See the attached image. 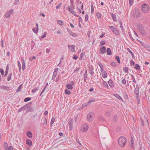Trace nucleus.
Here are the masks:
<instances>
[{"mask_svg": "<svg viewBox=\"0 0 150 150\" xmlns=\"http://www.w3.org/2000/svg\"><path fill=\"white\" fill-rule=\"evenodd\" d=\"M118 142L119 145L121 147H123L126 144L127 142L126 139L124 137H121L118 139Z\"/></svg>", "mask_w": 150, "mask_h": 150, "instance_id": "nucleus-1", "label": "nucleus"}, {"mask_svg": "<svg viewBox=\"0 0 150 150\" xmlns=\"http://www.w3.org/2000/svg\"><path fill=\"white\" fill-rule=\"evenodd\" d=\"M149 5L146 4H144L142 5V10L144 12H148L149 11Z\"/></svg>", "mask_w": 150, "mask_h": 150, "instance_id": "nucleus-2", "label": "nucleus"}, {"mask_svg": "<svg viewBox=\"0 0 150 150\" xmlns=\"http://www.w3.org/2000/svg\"><path fill=\"white\" fill-rule=\"evenodd\" d=\"M31 103H29L26 104L24 106L22 107L18 110V112H20L23 110H26L27 108L30 107Z\"/></svg>", "mask_w": 150, "mask_h": 150, "instance_id": "nucleus-3", "label": "nucleus"}, {"mask_svg": "<svg viewBox=\"0 0 150 150\" xmlns=\"http://www.w3.org/2000/svg\"><path fill=\"white\" fill-rule=\"evenodd\" d=\"M140 14V11L138 9H135L134 10L133 13V15L135 18H136L139 16Z\"/></svg>", "mask_w": 150, "mask_h": 150, "instance_id": "nucleus-4", "label": "nucleus"}, {"mask_svg": "<svg viewBox=\"0 0 150 150\" xmlns=\"http://www.w3.org/2000/svg\"><path fill=\"white\" fill-rule=\"evenodd\" d=\"M88 125L86 124H84L81 126V130L82 132H85L88 129Z\"/></svg>", "mask_w": 150, "mask_h": 150, "instance_id": "nucleus-5", "label": "nucleus"}, {"mask_svg": "<svg viewBox=\"0 0 150 150\" xmlns=\"http://www.w3.org/2000/svg\"><path fill=\"white\" fill-rule=\"evenodd\" d=\"M87 120L88 122H91L93 119V113L90 112L87 116Z\"/></svg>", "mask_w": 150, "mask_h": 150, "instance_id": "nucleus-6", "label": "nucleus"}, {"mask_svg": "<svg viewBox=\"0 0 150 150\" xmlns=\"http://www.w3.org/2000/svg\"><path fill=\"white\" fill-rule=\"evenodd\" d=\"M13 11L14 10L13 9H12L9 11L7 12L5 14V17L6 18H9Z\"/></svg>", "mask_w": 150, "mask_h": 150, "instance_id": "nucleus-7", "label": "nucleus"}, {"mask_svg": "<svg viewBox=\"0 0 150 150\" xmlns=\"http://www.w3.org/2000/svg\"><path fill=\"white\" fill-rule=\"evenodd\" d=\"M106 48L105 46L101 47L100 49V52L101 54H103L106 52Z\"/></svg>", "mask_w": 150, "mask_h": 150, "instance_id": "nucleus-8", "label": "nucleus"}, {"mask_svg": "<svg viewBox=\"0 0 150 150\" xmlns=\"http://www.w3.org/2000/svg\"><path fill=\"white\" fill-rule=\"evenodd\" d=\"M41 124L43 126H45L47 124V121L46 118H42L41 120Z\"/></svg>", "mask_w": 150, "mask_h": 150, "instance_id": "nucleus-9", "label": "nucleus"}, {"mask_svg": "<svg viewBox=\"0 0 150 150\" xmlns=\"http://www.w3.org/2000/svg\"><path fill=\"white\" fill-rule=\"evenodd\" d=\"M134 92L136 94V96H139V87L138 85H136Z\"/></svg>", "mask_w": 150, "mask_h": 150, "instance_id": "nucleus-10", "label": "nucleus"}, {"mask_svg": "<svg viewBox=\"0 0 150 150\" xmlns=\"http://www.w3.org/2000/svg\"><path fill=\"white\" fill-rule=\"evenodd\" d=\"M71 6H68L67 7V9L69 11L70 13H71V11L72 10V9H74V6L73 5V3H71Z\"/></svg>", "mask_w": 150, "mask_h": 150, "instance_id": "nucleus-11", "label": "nucleus"}, {"mask_svg": "<svg viewBox=\"0 0 150 150\" xmlns=\"http://www.w3.org/2000/svg\"><path fill=\"white\" fill-rule=\"evenodd\" d=\"M73 121L72 119H71L69 121V125L70 129L71 130H72L73 128Z\"/></svg>", "mask_w": 150, "mask_h": 150, "instance_id": "nucleus-12", "label": "nucleus"}, {"mask_svg": "<svg viewBox=\"0 0 150 150\" xmlns=\"http://www.w3.org/2000/svg\"><path fill=\"white\" fill-rule=\"evenodd\" d=\"M89 70L91 75L95 77V74L93 71V69L92 66L89 67Z\"/></svg>", "mask_w": 150, "mask_h": 150, "instance_id": "nucleus-13", "label": "nucleus"}, {"mask_svg": "<svg viewBox=\"0 0 150 150\" xmlns=\"http://www.w3.org/2000/svg\"><path fill=\"white\" fill-rule=\"evenodd\" d=\"M137 28L140 30V31H142L144 29V26L141 24L139 23L137 24Z\"/></svg>", "mask_w": 150, "mask_h": 150, "instance_id": "nucleus-14", "label": "nucleus"}, {"mask_svg": "<svg viewBox=\"0 0 150 150\" xmlns=\"http://www.w3.org/2000/svg\"><path fill=\"white\" fill-rule=\"evenodd\" d=\"M68 31L69 32V34L73 37H76L77 36V35L76 33L73 32L69 30H68Z\"/></svg>", "mask_w": 150, "mask_h": 150, "instance_id": "nucleus-15", "label": "nucleus"}, {"mask_svg": "<svg viewBox=\"0 0 150 150\" xmlns=\"http://www.w3.org/2000/svg\"><path fill=\"white\" fill-rule=\"evenodd\" d=\"M68 47L70 51L71 52H74L75 50V47L74 45H69Z\"/></svg>", "mask_w": 150, "mask_h": 150, "instance_id": "nucleus-16", "label": "nucleus"}, {"mask_svg": "<svg viewBox=\"0 0 150 150\" xmlns=\"http://www.w3.org/2000/svg\"><path fill=\"white\" fill-rule=\"evenodd\" d=\"M108 83L110 86L111 88H112L114 87V83L111 79H110L108 81Z\"/></svg>", "mask_w": 150, "mask_h": 150, "instance_id": "nucleus-17", "label": "nucleus"}, {"mask_svg": "<svg viewBox=\"0 0 150 150\" xmlns=\"http://www.w3.org/2000/svg\"><path fill=\"white\" fill-rule=\"evenodd\" d=\"M26 144L29 146H30L32 144V141L29 139H27L26 141Z\"/></svg>", "mask_w": 150, "mask_h": 150, "instance_id": "nucleus-18", "label": "nucleus"}, {"mask_svg": "<svg viewBox=\"0 0 150 150\" xmlns=\"http://www.w3.org/2000/svg\"><path fill=\"white\" fill-rule=\"evenodd\" d=\"M22 60V69L23 70H24L25 69V64L24 60L22 58H21Z\"/></svg>", "mask_w": 150, "mask_h": 150, "instance_id": "nucleus-19", "label": "nucleus"}, {"mask_svg": "<svg viewBox=\"0 0 150 150\" xmlns=\"http://www.w3.org/2000/svg\"><path fill=\"white\" fill-rule=\"evenodd\" d=\"M102 77L103 78H105L107 77V74L106 71L102 73Z\"/></svg>", "mask_w": 150, "mask_h": 150, "instance_id": "nucleus-20", "label": "nucleus"}, {"mask_svg": "<svg viewBox=\"0 0 150 150\" xmlns=\"http://www.w3.org/2000/svg\"><path fill=\"white\" fill-rule=\"evenodd\" d=\"M107 53L108 55H111L112 54L111 50L110 48H108L107 49Z\"/></svg>", "mask_w": 150, "mask_h": 150, "instance_id": "nucleus-21", "label": "nucleus"}, {"mask_svg": "<svg viewBox=\"0 0 150 150\" xmlns=\"http://www.w3.org/2000/svg\"><path fill=\"white\" fill-rule=\"evenodd\" d=\"M103 86L106 88H109L108 85L106 82L103 81Z\"/></svg>", "mask_w": 150, "mask_h": 150, "instance_id": "nucleus-22", "label": "nucleus"}, {"mask_svg": "<svg viewBox=\"0 0 150 150\" xmlns=\"http://www.w3.org/2000/svg\"><path fill=\"white\" fill-rule=\"evenodd\" d=\"M131 147H132V148H133L134 147V141L132 137H131Z\"/></svg>", "mask_w": 150, "mask_h": 150, "instance_id": "nucleus-23", "label": "nucleus"}, {"mask_svg": "<svg viewBox=\"0 0 150 150\" xmlns=\"http://www.w3.org/2000/svg\"><path fill=\"white\" fill-rule=\"evenodd\" d=\"M27 135L29 138H31L32 137V133L30 132L29 131L27 132Z\"/></svg>", "mask_w": 150, "mask_h": 150, "instance_id": "nucleus-24", "label": "nucleus"}, {"mask_svg": "<svg viewBox=\"0 0 150 150\" xmlns=\"http://www.w3.org/2000/svg\"><path fill=\"white\" fill-rule=\"evenodd\" d=\"M114 96L118 99L121 100H122V98L121 96H120L119 95L116 94H114Z\"/></svg>", "mask_w": 150, "mask_h": 150, "instance_id": "nucleus-25", "label": "nucleus"}, {"mask_svg": "<svg viewBox=\"0 0 150 150\" xmlns=\"http://www.w3.org/2000/svg\"><path fill=\"white\" fill-rule=\"evenodd\" d=\"M113 32L116 35H119L120 34V33L119 31L117 28H115V30L113 31Z\"/></svg>", "mask_w": 150, "mask_h": 150, "instance_id": "nucleus-26", "label": "nucleus"}, {"mask_svg": "<svg viewBox=\"0 0 150 150\" xmlns=\"http://www.w3.org/2000/svg\"><path fill=\"white\" fill-rule=\"evenodd\" d=\"M111 15L113 20L114 21H115L116 19V18L115 15V14H113V13H111Z\"/></svg>", "mask_w": 150, "mask_h": 150, "instance_id": "nucleus-27", "label": "nucleus"}, {"mask_svg": "<svg viewBox=\"0 0 150 150\" xmlns=\"http://www.w3.org/2000/svg\"><path fill=\"white\" fill-rule=\"evenodd\" d=\"M8 70H9L8 67V65L6 67V70L5 72V74L4 75V76L5 77H6L7 75L8 71Z\"/></svg>", "mask_w": 150, "mask_h": 150, "instance_id": "nucleus-28", "label": "nucleus"}, {"mask_svg": "<svg viewBox=\"0 0 150 150\" xmlns=\"http://www.w3.org/2000/svg\"><path fill=\"white\" fill-rule=\"evenodd\" d=\"M67 87L69 89H72L73 87L72 85L71 84H68L66 85Z\"/></svg>", "mask_w": 150, "mask_h": 150, "instance_id": "nucleus-29", "label": "nucleus"}, {"mask_svg": "<svg viewBox=\"0 0 150 150\" xmlns=\"http://www.w3.org/2000/svg\"><path fill=\"white\" fill-rule=\"evenodd\" d=\"M1 88L4 89L6 90H8L9 89V88L8 86H1Z\"/></svg>", "mask_w": 150, "mask_h": 150, "instance_id": "nucleus-30", "label": "nucleus"}, {"mask_svg": "<svg viewBox=\"0 0 150 150\" xmlns=\"http://www.w3.org/2000/svg\"><path fill=\"white\" fill-rule=\"evenodd\" d=\"M32 30L35 33H38V28H34L32 29Z\"/></svg>", "mask_w": 150, "mask_h": 150, "instance_id": "nucleus-31", "label": "nucleus"}, {"mask_svg": "<svg viewBox=\"0 0 150 150\" xmlns=\"http://www.w3.org/2000/svg\"><path fill=\"white\" fill-rule=\"evenodd\" d=\"M65 93L66 94L69 95L71 93V91L67 89H66L65 90Z\"/></svg>", "mask_w": 150, "mask_h": 150, "instance_id": "nucleus-32", "label": "nucleus"}, {"mask_svg": "<svg viewBox=\"0 0 150 150\" xmlns=\"http://www.w3.org/2000/svg\"><path fill=\"white\" fill-rule=\"evenodd\" d=\"M22 85V84H21V85H20L18 87V88L17 89V90L16 91V92H19L21 91V86Z\"/></svg>", "mask_w": 150, "mask_h": 150, "instance_id": "nucleus-33", "label": "nucleus"}, {"mask_svg": "<svg viewBox=\"0 0 150 150\" xmlns=\"http://www.w3.org/2000/svg\"><path fill=\"white\" fill-rule=\"evenodd\" d=\"M57 23L60 25H63L64 24L63 22L61 21L60 20H58L57 21Z\"/></svg>", "mask_w": 150, "mask_h": 150, "instance_id": "nucleus-34", "label": "nucleus"}, {"mask_svg": "<svg viewBox=\"0 0 150 150\" xmlns=\"http://www.w3.org/2000/svg\"><path fill=\"white\" fill-rule=\"evenodd\" d=\"M117 63L115 62H112L111 63V65L112 67H115L116 66Z\"/></svg>", "mask_w": 150, "mask_h": 150, "instance_id": "nucleus-35", "label": "nucleus"}, {"mask_svg": "<svg viewBox=\"0 0 150 150\" xmlns=\"http://www.w3.org/2000/svg\"><path fill=\"white\" fill-rule=\"evenodd\" d=\"M115 59L117 60L118 63L119 64L120 63V59L119 57L118 56H117L115 57Z\"/></svg>", "mask_w": 150, "mask_h": 150, "instance_id": "nucleus-36", "label": "nucleus"}, {"mask_svg": "<svg viewBox=\"0 0 150 150\" xmlns=\"http://www.w3.org/2000/svg\"><path fill=\"white\" fill-rule=\"evenodd\" d=\"M54 120H55L54 118L53 117H52V118L51 122H50V124H51V125H52L54 123Z\"/></svg>", "mask_w": 150, "mask_h": 150, "instance_id": "nucleus-37", "label": "nucleus"}, {"mask_svg": "<svg viewBox=\"0 0 150 150\" xmlns=\"http://www.w3.org/2000/svg\"><path fill=\"white\" fill-rule=\"evenodd\" d=\"M136 98L137 100L138 104H139L140 102V99L139 98V96H136Z\"/></svg>", "mask_w": 150, "mask_h": 150, "instance_id": "nucleus-38", "label": "nucleus"}, {"mask_svg": "<svg viewBox=\"0 0 150 150\" xmlns=\"http://www.w3.org/2000/svg\"><path fill=\"white\" fill-rule=\"evenodd\" d=\"M31 100V98L30 97L26 98L24 99V101L25 102H27Z\"/></svg>", "mask_w": 150, "mask_h": 150, "instance_id": "nucleus-39", "label": "nucleus"}, {"mask_svg": "<svg viewBox=\"0 0 150 150\" xmlns=\"http://www.w3.org/2000/svg\"><path fill=\"white\" fill-rule=\"evenodd\" d=\"M127 50L129 51V52L131 54L132 57H134V54L130 50L129 48H127Z\"/></svg>", "mask_w": 150, "mask_h": 150, "instance_id": "nucleus-40", "label": "nucleus"}, {"mask_svg": "<svg viewBox=\"0 0 150 150\" xmlns=\"http://www.w3.org/2000/svg\"><path fill=\"white\" fill-rule=\"evenodd\" d=\"M96 15L97 17L99 18H100L101 17V14L99 12L97 13L96 14Z\"/></svg>", "mask_w": 150, "mask_h": 150, "instance_id": "nucleus-41", "label": "nucleus"}, {"mask_svg": "<svg viewBox=\"0 0 150 150\" xmlns=\"http://www.w3.org/2000/svg\"><path fill=\"white\" fill-rule=\"evenodd\" d=\"M109 28L113 32L115 30V29L116 28H115L113 26H110Z\"/></svg>", "mask_w": 150, "mask_h": 150, "instance_id": "nucleus-42", "label": "nucleus"}, {"mask_svg": "<svg viewBox=\"0 0 150 150\" xmlns=\"http://www.w3.org/2000/svg\"><path fill=\"white\" fill-rule=\"evenodd\" d=\"M0 71L1 75L3 76L4 74V70L2 68H1L0 69Z\"/></svg>", "mask_w": 150, "mask_h": 150, "instance_id": "nucleus-43", "label": "nucleus"}, {"mask_svg": "<svg viewBox=\"0 0 150 150\" xmlns=\"http://www.w3.org/2000/svg\"><path fill=\"white\" fill-rule=\"evenodd\" d=\"M94 11V8L92 4L91 5V13L92 14H93V12Z\"/></svg>", "mask_w": 150, "mask_h": 150, "instance_id": "nucleus-44", "label": "nucleus"}, {"mask_svg": "<svg viewBox=\"0 0 150 150\" xmlns=\"http://www.w3.org/2000/svg\"><path fill=\"white\" fill-rule=\"evenodd\" d=\"M105 44V42L104 41H101L100 42V45H104Z\"/></svg>", "mask_w": 150, "mask_h": 150, "instance_id": "nucleus-45", "label": "nucleus"}, {"mask_svg": "<svg viewBox=\"0 0 150 150\" xmlns=\"http://www.w3.org/2000/svg\"><path fill=\"white\" fill-rule=\"evenodd\" d=\"M88 74H84V81L86 82L87 77Z\"/></svg>", "mask_w": 150, "mask_h": 150, "instance_id": "nucleus-46", "label": "nucleus"}, {"mask_svg": "<svg viewBox=\"0 0 150 150\" xmlns=\"http://www.w3.org/2000/svg\"><path fill=\"white\" fill-rule=\"evenodd\" d=\"M62 6V4L60 3L58 5L56 6V8L57 9H58L60 8Z\"/></svg>", "mask_w": 150, "mask_h": 150, "instance_id": "nucleus-47", "label": "nucleus"}, {"mask_svg": "<svg viewBox=\"0 0 150 150\" xmlns=\"http://www.w3.org/2000/svg\"><path fill=\"white\" fill-rule=\"evenodd\" d=\"M11 74H10L8 77V78H7V80L8 81H10L11 79Z\"/></svg>", "mask_w": 150, "mask_h": 150, "instance_id": "nucleus-48", "label": "nucleus"}, {"mask_svg": "<svg viewBox=\"0 0 150 150\" xmlns=\"http://www.w3.org/2000/svg\"><path fill=\"white\" fill-rule=\"evenodd\" d=\"M123 71L126 73H128V71L127 67H124L123 69Z\"/></svg>", "mask_w": 150, "mask_h": 150, "instance_id": "nucleus-49", "label": "nucleus"}, {"mask_svg": "<svg viewBox=\"0 0 150 150\" xmlns=\"http://www.w3.org/2000/svg\"><path fill=\"white\" fill-rule=\"evenodd\" d=\"M135 68L137 69H139L140 68V67L138 64H136L135 65Z\"/></svg>", "mask_w": 150, "mask_h": 150, "instance_id": "nucleus-50", "label": "nucleus"}, {"mask_svg": "<svg viewBox=\"0 0 150 150\" xmlns=\"http://www.w3.org/2000/svg\"><path fill=\"white\" fill-rule=\"evenodd\" d=\"M4 147L5 149H6L8 147V145L7 143L6 142H5L4 143Z\"/></svg>", "mask_w": 150, "mask_h": 150, "instance_id": "nucleus-51", "label": "nucleus"}, {"mask_svg": "<svg viewBox=\"0 0 150 150\" xmlns=\"http://www.w3.org/2000/svg\"><path fill=\"white\" fill-rule=\"evenodd\" d=\"M141 33L143 35L146 34V32L144 30V28L143 29L142 31H140Z\"/></svg>", "mask_w": 150, "mask_h": 150, "instance_id": "nucleus-52", "label": "nucleus"}, {"mask_svg": "<svg viewBox=\"0 0 150 150\" xmlns=\"http://www.w3.org/2000/svg\"><path fill=\"white\" fill-rule=\"evenodd\" d=\"M47 33L46 32H45L44 33L43 35L41 36V38H45L46 37V36L47 35Z\"/></svg>", "mask_w": 150, "mask_h": 150, "instance_id": "nucleus-53", "label": "nucleus"}, {"mask_svg": "<svg viewBox=\"0 0 150 150\" xmlns=\"http://www.w3.org/2000/svg\"><path fill=\"white\" fill-rule=\"evenodd\" d=\"M18 64L19 67V69L20 70L21 69V66L20 64V62L19 61H18Z\"/></svg>", "mask_w": 150, "mask_h": 150, "instance_id": "nucleus-54", "label": "nucleus"}, {"mask_svg": "<svg viewBox=\"0 0 150 150\" xmlns=\"http://www.w3.org/2000/svg\"><path fill=\"white\" fill-rule=\"evenodd\" d=\"M88 15H86L85 16V20L86 21H88Z\"/></svg>", "mask_w": 150, "mask_h": 150, "instance_id": "nucleus-55", "label": "nucleus"}, {"mask_svg": "<svg viewBox=\"0 0 150 150\" xmlns=\"http://www.w3.org/2000/svg\"><path fill=\"white\" fill-rule=\"evenodd\" d=\"M119 23L120 24L121 30H123V27L122 26V22L121 21H119Z\"/></svg>", "mask_w": 150, "mask_h": 150, "instance_id": "nucleus-56", "label": "nucleus"}, {"mask_svg": "<svg viewBox=\"0 0 150 150\" xmlns=\"http://www.w3.org/2000/svg\"><path fill=\"white\" fill-rule=\"evenodd\" d=\"M126 81L125 79H123L122 81V82L123 84H125L126 83Z\"/></svg>", "mask_w": 150, "mask_h": 150, "instance_id": "nucleus-57", "label": "nucleus"}, {"mask_svg": "<svg viewBox=\"0 0 150 150\" xmlns=\"http://www.w3.org/2000/svg\"><path fill=\"white\" fill-rule=\"evenodd\" d=\"M38 89V88L37 87L36 88L33 89L32 90V93H35V92L36 91H37Z\"/></svg>", "mask_w": 150, "mask_h": 150, "instance_id": "nucleus-58", "label": "nucleus"}, {"mask_svg": "<svg viewBox=\"0 0 150 150\" xmlns=\"http://www.w3.org/2000/svg\"><path fill=\"white\" fill-rule=\"evenodd\" d=\"M95 101V100L94 99L93 100H90L88 102V104H90L92 102H94Z\"/></svg>", "mask_w": 150, "mask_h": 150, "instance_id": "nucleus-59", "label": "nucleus"}, {"mask_svg": "<svg viewBox=\"0 0 150 150\" xmlns=\"http://www.w3.org/2000/svg\"><path fill=\"white\" fill-rule=\"evenodd\" d=\"M71 13H72L73 14L74 16H77V17H78V16H77V15H76L75 14V12L74 11V10H72V11H71Z\"/></svg>", "mask_w": 150, "mask_h": 150, "instance_id": "nucleus-60", "label": "nucleus"}, {"mask_svg": "<svg viewBox=\"0 0 150 150\" xmlns=\"http://www.w3.org/2000/svg\"><path fill=\"white\" fill-rule=\"evenodd\" d=\"M50 51V48H47L46 52L47 53H49Z\"/></svg>", "mask_w": 150, "mask_h": 150, "instance_id": "nucleus-61", "label": "nucleus"}, {"mask_svg": "<svg viewBox=\"0 0 150 150\" xmlns=\"http://www.w3.org/2000/svg\"><path fill=\"white\" fill-rule=\"evenodd\" d=\"M114 120L115 121H116L117 120V115H115L114 117Z\"/></svg>", "mask_w": 150, "mask_h": 150, "instance_id": "nucleus-62", "label": "nucleus"}, {"mask_svg": "<svg viewBox=\"0 0 150 150\" xmlns=\"http://www.w3.org/2000/svg\"><path fill=\"white\" fill-rule=\"evenodd\" d=\"M133 2V0H129V3L130 5H131L132 4Z\"/></svg>", "mask_w": 150, "mask_h": 150, "instance_id": "nucleus-63", "label": "nucleus"}, {"mask_svg": "<svg viewBox=\"0 0 150 150\" xmlns=\"http://www.w3.org/2000/svg\"><path fill=\"white\" fill-rule=\"evenodd\" d=\"M110 114L111 113L109 111L108 112H107L106 113V115L108 116H110Z\"/></svg>", "mask_w": 150, "mask_h": 150, "instance_id": "nucleus-64", "label": "nucleus"}]
</instances>
